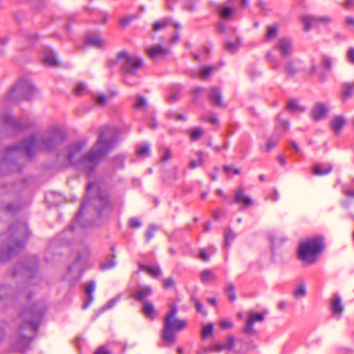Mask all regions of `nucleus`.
<instances>
[{
	"label": "nucleus",
	"mask_w": 354,
	"mask_h": 354,
	"mask_svg": "<svg viewBox=\"0 0 354 354\" xmlns=\"http://www.w3.org/2000/svg\"><path fill=\"white\" fill-rule=\"evenodd\" d=\"M213 331V325L211 324H209L203 327L202 330V337L203 338L207 337V336L210 335Z\"/></svg>",
	"instance_id": "obj_51"
},
{
	"label": "nucleus",
	"mask_w": 354,
	"mask_h": 354,
	"mask_svg": "<svg viewBox=\"0 0 354 354\" xmlns=\"http://www.w3.org/2000/svg\"><path fill=\"white\" fill-rule=\"evenodd\" d=\"M332 64L333 59L331 57L326 55L322 56V65L325 69L330 71L332 68Z\"/></svg>",
	"instance_id": "obj_41"
},
{
	"label": "nucleus",
	"mask_w": 354,
	"mask_h": 354,
	"mask_svg": "<svg viewBox=\"0 0 354 354\" xmlns=\"http://www.w3.org/2000/svg\"><path fill=\"white\" fill-rule=\"evenodd\" d=\"M118 59L125 73L124 82L129 85L138 84L137 81H131V77L136 75L142 66V60L136 55H130L126 52H120Z\"/></svg>",
	"instance_id": "obj_7"
},
{
	"label": "nucleus",
	"mask_w": 354,
	"mask_h": 354,
	"mask_svg": "<svg viewBox=\"0 0 354 354\" xmlns=\"http://www.w3.org/2000/svg\"><path fill=\"white\" fill-rule=\"evenodd\" d=\"M95 290V282L90 281L85 288V292L87 295V299L83 303L82 308L86 309L93 300L92 293Z\"/></svg>",
	"instance_id": "obj_26"
},
{
	"label": "nucleus",
	"mask_w": 354,
	"mask_h": 354,
	"mask_svg": "<svg viewBox=\"0 0 354 354\" xmlns=\"http://www.w3.org/2000/svg\"><path fill=\"white\" fill-rule=\"evenodd\" d=\"M146 100L141 95H138L136 97V102H134L133 106L136 109H141L144 108L146 105Z\"/></svg>",
	"instance_id": "obj_43"
},
{
	"label": "nucleus",
	"mask_w": 354,
	"mask_h": 354,
	"mask_svg": "<svg viewBox=\"0 0 354 354\" xmlns=\"http://www.w3.org/2000/svg\"><path fill=\"white\" fill-rule=\"evenodd\" d=\"M177 312L176 306L171 304L169 312L165 316L162 338L166 344H174L176 342L175 333L184 329L187 326L185 321L175 318Z\"/></svg>",
	"instance_id": "obj_6"
},
{
	"label": "nucleus",
	"mask_w": 354,
	"mask_h": 354,
	"mask_svg": "<svg viewBox=\"0 0 354 354\" xmlns=\"http://www.w3.org/2000/svg\"><path fill=\"white\" fill-rule=\"evenodd\" d=\"M115 261L113 259H108L100 265V270L102 271L113 268L115 266Z\"/></svg>",
	"instance_id": "obj_37"
},
{
	"label": "nucleus",
	"mask_w": 354,
	"mask_h": 354,
	"mask_svg": "<svg viewBox=\"0 0 354 354\" xmlns=\"http://www.w3.org/2000/svg\"><path fill=\"white\" fill-rule=\"evenodd\" d=\"M234 200L235 203L238 204H243L246 207L252 205V199L245 195V189L242 186H240L236 190L234 193Z\"/></svg>",
	"instance_id": "obj_13"
},
{
	"label": "nucleus",
	"mask_w": 354,
	"mask_h": 354,
	"mask_svg": "<svg viewBox=\"0 0 354 354\" xmlns=\"http://www.w3.org/2000/svg\"><path fill=\"white\" fill-rule=\"evenodd\" d=\"M93 205L100 217L108 215L111 211V207L105 192L100 189L96 183H90L87 185L86 195L82 207L76 216V221L79 220L84 210Z\"/></svg>",
	"instance_id": "obj_4"
},
{
	"label": "nucleus",
	"mask_w": 354,
	"mask_h": 354,
	"mask_svg": "<svg viewBox=\"0 0 354 354\" xmlns=\"http://www.w3.org/2000/svg\"><path fill=\"white\" fill-rule=\"evenodd\" d=\"M45 310V304L40 301L23 307L15 319L17 329L11 339L12 349L24 352L29 347L37 335Z\"/></svg>",
	"instance_id": "obj_3"
},
{
	"label": "nucleus",
	"mask_w": 354,
	"mask_h": 354,
	"mask_svg": "<svg viewBox=\"0 0 354 354\" xmlns=\"http://www.w3.org/2000/svg\"><path fill=\"white\" fill-rule=\"evenodd\" d=\"M192 300L194 303V305H195V307L196 308V310L199 313H201V314H202L203 315H206L207 313L204 310V308H203V306L202 303L199 300H198L196 298H195L194 297H192Z\"/></svg>",
	"instance_id": "obj_46"
},
{
	"label": "nucleus",
	"mask_w": 354,
	"mask_h": 354,
	"mask_svg": "<svg viewBox=\"0 0 354 354\" xmlns=\"http://www.w3.org/2000/svg\"><path fill=\"white\" fill-rule=\"evenodd\" d=\"M152 294L151 288L149 286H142L132 294V297L135 298L137 301H145L144 300Z\"/></svg>",
	"instance_id": "obj_17"
},
{
	"label": "nucleus",
	"mask_w": 354,
	"mask_h": 354,
	"mask_svg": "<svg viewBox=\"0 0 354 354\" xmlns=\"http://www.w3.org/2000/svg\"><path fill=\"white\" fill-rule=\"evenodd\" d=\"M139 270L147 272L153 277H158L161 274V270L158 266H149L143 264H140Z\"/></svg>",
	"instance_id": "obj_29"
},
{
	"label": "nucleus",
	"mask_w": 354,
	"mask_h": 354,
	"mask_svg": "<svg viewBox=\"0 0 354 354\" xmlns=\"http://www.w3.org/2000/svg\"><path fill=\"white\" fill-rule=\"evenodd\" d=\"M198 258L201 259L203 261H208L209 260V256L207 254V253L205 250H202L199 254Z\"/></svg>",
	"instance_id": "obj_60"
},
{
	"label": "nucleus",
	"mask_w": 354,
	"mask_h": 354,
	"mask_svg": "<svg viewBox=\"0 0 354 354\" xmlns=\"http://www.w3.org/2000/svg\"><path fill=\"white\" fill-rule=\"evenodd\" d=\"M94 354H109L108 351L104 346L100 347Z\"/></svg>",
	"instance_id": "obj_64"
},
{
	"label": "nucleus",
	"mask_w": 354,
	"mask_h": 354,
	"mask_svg": "<svg viewBox=\"0 0 354 354\" xmlns=\"http://www.w3.org/2000/svg\"><path fill=\"white\" fill-rule=\"evenodd\" d=\"M285 71L288 75H294L296 73V69L291 63H288L285 66Z\"/></svg>",
	"instance_id": "obj_54"
},
{
	"label": "nucleus",
	"mask_w": 354,
	"mask_h": 354,
	"mask_svg": "<svg viewBox=\"0 0 354 354\" xmlns=\"http://www.w3.org/2000/svg\"><path fill=\"white\" fill-rule=\"evenodd\" d=\"M37 267V261L35 257H32L27 264L23 266V274L26 277H31L35 269Z\"/></svg>",
	"instance_id": "obj_21"
},
{
	"label": "nucleus",
	"mask_w": 354,
	"mask_h": 354,
	"mask_svg": "<svg viewBox=\"0 0 354 354\" xmlns=\"http://www.w3.org/2000/svg\"><path fill=\"white\" fill-rule=\"evenodd\" d=\"M84 89L85 86L83 84H79L75 88V91L77 95H80Z\"/></svg>",
	"instance_id": "obj_62"
},
{
	"label": "nucleus",
	"mask_w": 354,
	"mask_h": 354,
	"mask_svg": "<svg viewBox=\"0 0 354 354\" xmlns=\"http://www.w3.org/2000/svg\"><path fill=\"white\" fill-rule=\"evenodd\" d=\"M139 17L138 14H133L131 15L125 16L123 18H122L120 21V24L122 26H127L129 25L132 21L136 19Z\"/></svg>",
	"instance_id": "obj_38"
},
{
	"label": "nucleus",
	"mask_w": 354,
	"mask_h": 354,
	"mask_svg": "<svg viewBox=\"0 0 354 354\" xmlns=\"http://www.w3.org/2000/svg\"><path fill=\"white\" fill-rule=\"evenodd\" d=\"M223 170L226 174H229L230 172H233L234 174H239L240 170L237 168H233L232 166L225 165L223 167Z\"/></svg>",
	"instance_id": "obj_53"
},
{
	"label": "nucleus",
	"mask_w": 354,
	"mask_h": 354,
	"mask_svg": "<svg viewBox=\"0 0 354 354\" xmlns=\"http://www.w3.org/2000/svg\"><path fill=\"white\" fill-rule=\"evenodd\" d=\"M304 25V30L308 32L313 26H319L320 24L326 25L331 22L332 19L329 16H303L301 18Z\"/></svg>",
	"instance_id": "obj_10"
},
{
	"label": "nucleus",
	"mask_w": 354,
	"mask_h": 354,
	"mask_svg": "<svg viewBox=\"0 0 354 354\" xmlns=\"http://www.w3.org/2000/svg\"><path fill=\"white\" fill-rule=\"evenodd\" d=\"M264 319V315L263 314L250 312L248 315L245 326L243 328V332L247 335H253L255 333L253 327L254 324L256 322H262Z\"/></svg>",
	"instance_id": "obj_11"
},
{
	"label": "nucleus",
	"mask_w": 354,
	"mask_h": 354,
	"mask_svg": "<svg viewBox=\"0 0 354 354\" xmlns=\"http://www.w3.org/2000/svg\"><path fill=\"white\" fill-rule=\"evenodd\" d=\"M345 122V118L343 116H336L333 119L331 122V128L335 132L337 133L344 126Z\"/></svg>",
	"instance_id": "obj_30"
},
{
	"label": "nucleus",
	"mask_w": 354,
	"mask_h": 354,
	"mask_svg": "<svg viewBox=\"0 0 354 354\" xmlns=\"http://www.w3.org/2000/svg\"><path fill=\"white\" fill-rule=\"evenodd\" d=\"M220 325L223 328H230L232 327L233 324L230 320H222L220 323Z\"/></svg>",
	"instance_id": "obj_59"
},
{
	"label": "nucleus",
	"mask_w": 354,
	"mask_h": 354,
	"mask_svg": "<svg viewBox=\"0 0 354 354\" xmlns=\"http://www.w3.org/2000/svg\"><path fill=\"white\" fill-rule=\"evenodd\" d=\"M43 61L45 64L50 67H55L59 65V61L55 53L48 48L44 50Z\"/></svg>",
	"instance_id": "obj_14"
},
{
	"label": "nucleus",
	"mask_w": 354,
	"mask_h": 354,
	"mask_svg": "<svg viewBox=\"0 0 354 354\" xmlns=\"http://www.w3.org/2000/svg\"><path fill=\"white\" fill-rule=\"evenodd\" d=\"M234 238V233L230 229H227L225 234V247H227L230 241H232Z\"/></svg>",
	"instance_id": "obj_48"
},
{
	"label": "nucleus",
	"mask_w": 354,
	"mask_h": 354,
	"mask_svg": "<svg viewBox=\"0 0 354 354\" xmlns=\"http://www.w3.org/2000/svg\"><path fill=\"white\" fill-rule=\"evenodd\" d=\"M107 100V97L103 95H100L96 96L95 101L96 102L101 106H103L106 104Z\"/></svg>",
	"instance_id": "obj_55"
},
{
	"label": "nucleus",
	"mask_w": 354,
	"mask_h": 354,
	"mask_svg": "<svg viewBox=\"0 0 354 354\" xmlns=\"http://www.w3.org/2000/svg\"><path fill=\"white\" fill-rule=\"evenodd\" d=\"M31 290L29 286H26L23 291L20 293V299H25L27 302H29L31 299Z\"/></svg>",
	"instance_id": "obj_42"
},
{
	"label": "nucleus",
	"mask_w": 354,
	"mask_h": 354,
	"mask_svg": "<svg viewBox=\"0 0 354 354\" xmlns=\"http://www.w3.org/2000/svg\"><path fill=\"white\" fill-rule=\"evenodd\" d=\"M342 6L346 10L354 8V0H346L345 3L342 4Z\"/></svg>",
	"instance_id": "obj_61"
},
{
	"label": "nucleus",
	"mask_w": 354,
	"mask_h": 354,
	"mask_svg": "<svg viewBox=\"0 0 354 354\" xmlns=\"http://www.w3.org/2000/svg\"><path fill=\"white\" fill-rule=\"evenodd\" d=\"M136 153L140 157H148L150 155V146L147 143H141L136 146Z\"/></svg>",
	"instance_id": "obj_31"
},
{
	"label": "nucleus",
	"mask_w": 354,
	"mask_h": 354,
	"mask_svg": "<svg viewBox=\"0 0 354 354\" xmlns=\"http://www.w3.org/2000/svg\"><path fill=\"white\" fill-rule=\"evenodd\" d=\"M287 109L292 112L295 113L299 110H301V107L298 104L297 102L295 100H290L288 101L287 104Z\"/></svg>",
	"instance_id": "obj_40"
},
{
	"label": "nucleus",
	"mask_w": 354,
	"mask_h": 354,
	"mask_svg": "<svg viewBox=\"0 0 354 354\" xmlns=\"http://www.w3.org/2000/svg\"><path fill=\"white\" fill-rule=\"evenodd\" d=\"M343 308L342 306L340 299L337 297L333 299L332 303V311L334 315L339 317L342 313Z\"/></svg>",
	"instance_id": "obj_33"
},
{
	"label": "nucleus",
	"mask_w": 354,
	"mask_h": 354,
	"mask_svg": "<svg viewBox=\"0 0 354 354\" xmlns=\"http://www.w3.org/2000/svg\"><path fill=\"white\" fill-rule=\"evenodd\" d=\"M35 92L36 88L30 81L22 80L10 91L7 97L9 100L13 102L21 99L29 100Z\"/></svg>",
	"instance_id": "obj_9"
},
{
	"label": "nucleus",
	"mask_w": 354,
	"mask_h": 354,
	"mask_svg": "<svg viewBox=\"0 0 354 354\" xmlns=\"http://www.w3.org/2000/svg\"><path fill=\"white\" fill-rule=\"evenodd\" d=\"M174 281L171 277H168L163 281V286L165 288H171L174 286Z\"/></svg>",
	"instance_id": "obj_56"
},
{
	"label": "nucleus",
	"mask_w": 354,
	"mask_h": 354,
	"mask_svg": "<svg viewBox=\"0 0 354 354\" xmlns=\"http://www.w3.org/2000/svg\"><path fill=\"white\" fill-rule=\"evenodd\" d=\"M235 13L236 8L228 6H225L220 10V16L224 19H232Z\"/></svg>",
	"instance_id": "obj_32"
},
{
	"label": "nucleus",
	"mask_w": 354,
	"mask_h": 354,
	"mask_svg": "<svg viewBox=\"0 0 354 354\" xmlns=\"http://www.w3.org/2000/svg\"><path fill=\"white\" fill-rule=\"evenodd\" d=\"M333 166L330 163H322L315 165L313 168V174L316 176H324L331 172Z\"/></svg>",
	"instance_id": "obj_19"
},
{
	"label": "nucleus",
	"mask_w": 354,
	"mask_h": 354,
	"mask_svg": "<svg viewBox=\"0 0 354 354\" xmlns=\"http://www.w3.org/2000/svg\"><path fill=\"white\" fill-rule=\"evenodd\" d=\"M170 21L167 19H162L159 21H156L153 25V30L154 31H158L161 29L165 28V27L170 25Z\"/></svg>",
	"instance_id": "obj_36"
},
{
	"label": "nucleus",
	"mask_w": 354,
	"mask_h": 354,
	"mask_svg": "<svg viewBox=\"0 0 354 354\" xmlns=\"http://www.w3.org/2000/svg\"><path fill=\"white\" fill-rule=\"evenodd\" d=\"M145 317L150 319H153L156 317V310L153 304L149 301H145L142 310Z\"/></svg>",
	"instance_id": "obj_20"
},
{
	"label": "nucleus",
	"mask_w": 354,
	"mask_h": 354,
	"mask_svg": "<svg viewBox=\"0 0 354 354\" xmlns=\"http://www.w3.org/2000/svg\"><path fill=\"white\" fill-rule=\"evenodd\" d=\"M171 158V151L169 149H165L161 156V160L166 162Z\"/></svg>",
	"instance_id": "obj_52"
},
{
	"label": "nucleus",
	"mask_w": 354,
	"mask_h": 354,
	"mask_svg": "<svg viewBox=\"0 0 354 354\" xmlns=\"http://www.w3.org/2000/svg\"><path fill=\"white\" fill-rule=\"evenodd\" d=\"M196 160L192 159L188 165L190 169H194L196 167H202L204 164L203 153L201 151L195 152Z\"/></svg>",
	"instance_id": "obj_27"
},
{
	"label": "nucleus",
	"mask_w": 354,
	"mask_h": 354,
	"mask_svg": "<svg viewBox=\"0 0 354 354\" xmlns=\"http://www.w3.org/2000/svg\"><path fill=\"white\" fill-rule=\"evenodd\" d=\"M306 288L304 285H300L294 291V296L297 298L304 297L306 295Z\"/></svg>",
	"instance_id": "obj_50"
},
{
	"label": "nucleus",
	"mask_w": 354,
	"mask_h": 354,
	"mask_svg": "<svg viewBox=\"0 0 354 354\" xmlns=\"http://www.w3.org/2000/svg\"><path fill=\"white\" fill-rule=\"evenodd\" d=\"M328 112L327 106L323 103H317L315 105L312 114L315 120H320L324 118Z\"/></svg>",
	"instance_id": "obj_18"
},
{
	"label": "nucleus",
	"mask_w": 354,
	"mask_h": 354,
	"mask_svg": "<svg viewBox=\"0 0 354 354\" xmlns=\"http://www.w3.org/2000/svg\"><path fill=\"white\" fill-rule=\"evenodd\" d=\"M274 48L278 50L282 57L288 56L292 50V40L288 37H281L274 45Z\"/></svg>",
	"instance_id": "obj_12"
},
{
	"label": "nucleus",
	"mask_w": 354,
	"mask_h": 354,
	"mask_svg": "<svg viewBox=\"0 0 354 354\" xmlns=\"http://www.w3.org/2000/svg\"><path fill=\"white\" fill-rule=\"evenodd\" d=\"M348 57L349 59V61L354 64V48H349L348 51Z\"/></svg>",
	"instance_id": "obj_63"
},
{
	"label": "nucleus",
	"mask_w": 354,
	"mask_h": 354,
	"mask_svg": "<svg viewBox=\"0 0 354 354\" xmlns=\"http://www.w3.org/2000/svg\"><path fill=\"white\" fill-rule=\"evenodd\" d=\"M146 50L149 57L153 59H156L162 56L167 55L169 52V49L163 48L160 45L151 46L148 48Z\"/></svg>",
	"instance_id": "obj_15"
},
{
	"label": "nucleus",
	"mask_w": 354,
	"mask_h": 354,
	"mask_svg": "<svg viewBox=\"0 0 354 354\" xmlns=\"http://www.w3.org/2000/svg\"><path fill=\"white\" fill-rule=\"evenodd\" d=\"M2 121L3 123L12 127L16 129H21L26 128V126L23 124L21 122L18 120L13 118L11 115L6 114L4 115L2 118Z\"/></svg>",
	"instance_id": "obj_22"
},
{
	"label": "nucleus",
	"mask_w": 354,
	"mask_h": 354,
	"mask_svg": "<svg viewBox=\"0 0 354 354\" xmlns=\"http://www.w3.org/2000/svg\"><path fill=\"white\" fill-rule=\"evenodd\" d=\"M204 131L202 128L196 127L191 131L190 139L192 141H196L203 135Z\"/></svg>",
	"instance_id": "obj_35"
},
{
	"label": "nucleus",
	"mask_w": 354,
	"mask_h": 354,
	"mask_svg": "<svg viewBox=\"0 0 354 354\" xmlns=\"http://www.w3.org/2000/svg\"><path fill=\"white\" fill-rule=\"evenodd\" d=\"M324 241L319 236L307 239L301 243L298 248V255L300 259L308 263H313L316 256L323 250Z\"/></svg>",
	"instance_id": "obj_8"
},
{
	"label": "nucleus",
	"mask_w": 354,
	"mask_h": 354,
	"mask_svg": "<svg viewBox=\"0 0 354 354\" xmlns=\"http://www.w3.org/2000/svg\"><path fill=\"white\" fill-rule=\"evenodd\" d=\"M225 291L228 294V297L230 301L236 299V295L234 292V286L232 283H227L225 287Z\"/></svg>",
	"instance_id": "obj_39"
},
{
	"label": "nucleus",
	"mask_w": 354,
	"mask_h": 354,
	"mask_svg": "<svg viewBox=\"0 0 354 354\" xmlns=\"http://www.w3.org/2000/svg\"><path fill=\"white\" fill-rule=\"evenodd\" d=\"M342 191L346 197L354 198V189H348L346 187H344Z\"/></svg>",
	"instance_id": "obj_58"
},
{
	"label": "nucleus",
	"mask_w": 354,
	"mask_h": 354,
	"mask_svg": "<svg viewBox=\"0 0 354 354\" xmlns=\"http://www.w3.org/2000/svg\"><path fill=\"white\" fill-rule=\"evenodd\" d=\"M64 133L57 129L49 130L39 136L25 138L19 145L8 147L1 156L3 165H10L12 170H19L16 160L23 156L32 157L37 151H52L57 149L65 140Z\"/></svg>",
	"instance_id": "obj_2"
},
{
	"label": "nucleus",
	"mask_w": 354,
	"mask_h": 354,
	"mask_svg": "<svg viewBox=\"0 0 354 354\" xmlns=\"http://www.w3.org/2000/svg\"><path fill=\"white\" fill-rule=\"evenodd\" d=\"M116 136L110 128L103 129L99 134L97 141L85 154L81 151L85 144L75 142L64 148L57 156L59 159L64 158L67 165H73L91 174L98 163L115 147Z\"/></svg>",
	"instance_id": "obj_1"
},
{
	"label": "nucleus",
	"mask_w": 354,
	"mask_h": 354,
	"mask_svg": "<svg viewBox=\"0 0 354 354\" xmlns=\"http://www.w3.org/2000/svg\"><path fill=\"white\" fill-rule=\"evenodd\" d=\"M279 26L274 24L266 27V41L274 39L279 35Z\"/></svg>",
	"instance_id": "obj_25"
},
{
	"label": "nucleus",
	"mask_w": 354,
	"mask_h": 354,
	"mask_svg": "<svg viewBox=\"0 0 354 354\" xmlns=\"http://www.w3.org/2000/svg\"><path fill=\"white\" fill-rule=\"evenodd\" d=\"M216 275L210 270H203L200 274V279L203 283H208L216 279Z\"/></svg>",
	"instance_id": "obj_28"
},
{
	"label": "nucleus",
	"mask_w": 354,
	"mask_h": 354,
	"mask_svg": "<svg viewBox=\"0 0 354 354\" xmlns=\"http://www.w3.org/2000/svg\"><path fill=\"white\" fill-rule=\"evenodd\" d=\"M354 89V82L353 84H346L342 93V95L344 98L349 97L351 96Z\"/></svg>",
	"instance_id": "obj_44"
},
{
	"label": "nucleus",
	"mask_w": 354,
	"mask_h": 354,
	"mask_svg": "<svg viewBox=\"0 0 354 354\" xmlns=\"http://www.w3.org/2000/svg\"><path fill=\"white\" fill-rule=\"evenodd\" d=\"M209 99L216 106H222L221 93L218 88L212 87L209 90Z\"/></svg>",
	"instance_id": "obj_24"
},
{
	"label": "nucleus",
	"mask_w": 354,
	"mask_h": 354,
	"mask_svg": "<svg viewBox=\"0 0 354 354\" xmlns=\"http://www.w3.org/2000/svg\"><path fill=\"white\" fill-rule=\"evenodd\" d=\"M88 44L94 47L100 48L104 46L105 41L97 35L89 34L86 37Z\"/></svg>",
	"instance_id": "obj_23"
},
{
	"label": "nucleus",
	"mask_w": 354,
	"mask_h": 354,
	"mask_svg": "<svg viewBox=\"0 0 354 354\" xmlns=\"http://www.w3.org/2000/svg\"><path fill=\"white\" fill-rule=\"evenodd\" d=\"M10 243L0 249V261H6L17 254L24 248L25 240L30 235L28 226L24 222L12 225L8 230Z\"/></svg>",
	"instance_id": "obj_5"
},
{
	"label": "nucleus",
	"mask_w": 354,
	"mask_h": 354,
	"mask_svg": "<svg viewBox=\"0 0 354 354\" xmlns=\"http://www.w3.org/2000/svg\"><path fill=\"white\" fill-rule=\"evenodd\" d=\"M236 339L232 335H229L226 337L225 343L216 344L214 346L213 350L216 352H221L224 350H232L234 347Z\"/></svg>",
	"instance_id": "obj_16"
},
{
	"label": "nucleus",
	"mask_w": 354,
	"mask_h": 354,
	"mask_svg": "<svg viewBox=\"0 0 354 354\" xmlns=\"http://www.w3.org/2000/svg\"><path fill=\"white\" fill-rule=\"evenodd\" d=\"M156 226L155 225H150L148 230L145 233V239L147 242H149L153 236L155 231L156 230Z\"/></svg>",
	"instance_id": "obj_45"
},
{
	"label": "nucleus",
	"mask_w": 354,
	"mask_h": 354,
	"mask_svg": "<svg viewBox=\"0 0 354 354\" xmlns=\"http://www.w3.org/2000/svg\"><path fill=\"white\" fill-rule=\"evenodd\" d=\"M216 70L217 67L215 66L205 67L199 73L200 78L202 80H205L209 77V75L211 73L216 71Z\"/></svg>",
	"instance_id": "obj_34"
},
{
	"label": "nucleus",
	"mask_w": 354,
	"mask_h": 354,
	"mask_svg": "<svg viewBox=\"0 0 354 354\" xmlns=\"http://www.w3.org/2000/svg\"><path fill=\"white\" fill-rule=\"evenodd\" d=\"M239 46V39L237 38L236 43L227 42L225 44V49L231 53L235 52Z\"/></svg>",
	"instance_id": "obj_49"
},
{
	"label": "nucleus",
	"mask_w": 354,
	"mask_h": 354,
	"mask_svg": "<svg viewBox=\"0 0 354 354\" xmlns=\"http://www.w3.org/2000/svg\"><path fill=\"white\" fill-rule=\"evenodd\" d=\"M129 225L131 227H139L141 226V223L137 218H131L129 220Z\"/></svg>",
	"instance_id": "obj_57"
},
{
	"label": "nucleus",
	"mask_w": 354,
	"mask_h": 354,
	"mask_svg": "<svg viewBox=\"0 0 354 354\" xmlns=\"http://www.w3.org/2000/svg\"><path fill=\"white\" fill-rule=\"evenodd\" d=\"M279 137L278 136H273L272 138H270L268 142H267V144H266V150L268 151H270L272 149H273L276 145L279 142Z\"/></svg>",
	"instance_id": "obj_47"
}]
</instances>
